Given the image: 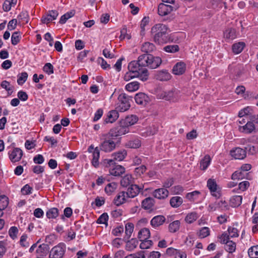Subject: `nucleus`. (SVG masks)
Listing matches in <instances>:
<instances>
[{"label":"nucleus","mask_w":258,"mask_h":258,"mask_svg":"<svg viewBox=\"0 0 258 258\" xmlns=\"http://www.w3.org/2000/svg\"><path fill=\"white\" fill-rule=\"evenodd\" d=\"M210 235V230L208 227H204L200 230L199 236L201 238H204Z\"/></svg>","instance_id":"nucleus-56"},{"label":"nucleus","mask_w":258,"mask_h":258,"mask_svg":"<svg viewBox=\"0 0 258 258\" xmlns=\"http://www.w3.org/2000/svg\"><path fill=\"white\" fill-rule=\"evenodd\" d=\"M139 61L140 64L144 67L155 69L160 66L162 59L160 57L154 56L151 54H142L139 56Z\"/></svg>","instance_id":"nucleus-2"},{"label":"nucleus","mask_w":258,"mask_h":258,"mask_svg":"<svg viewBox=\"0 0 258 258\" xmlns=\"http://www.w3.org/2000/svg\"><path fill=\"white\" fill-rule=\"evenodd\" d=\"M43 70L48 75L52 74L54 73V68L52 64L49 62L45 64L43 68Z\"/></svg>","instance_id":"nucleus-50"},{"label":"nucleus","mask_w":258,"mask_h":258,"mask_svg":"<svg viewBox=\"0 0 258 258\" xmlns=\"http://www.w3.org/2000/svg\"><path fill=\"white\" fill-rule=\"evenodd\" d=\"M142 189V187H140L136 184H131L125 192L126 197L128 198H133L136 197Z\"/></svg>","instance_id":"nucleus-10"},{"label":"nucleus","mask_w":258,"mask_h":258,"mask_svg":"<svg viewBox=\"0 0 258 258\" xmlns=\"http://www.w3.org/2000/svg\"><path fill=\"white\" fill-rule=\"evenodd\" d=\"M224 36L228 39H233L236 37L235 30L234 29L227 30L224 33Z\"/></svg>","instance_id":"nucleus-59"},{"label":"nucleus","mask_w":258,"mask_h":258,"mask_svg":"<svg viewBox=\"0 0 258 258\" xmlns=\"http://www.w3.org/2000/svg\"><path fill=\"white\" fill-rule=\"evenodd\" d=\"M180 222L178 220H176L169 225V230L170 232L174 233L177 231L180 227Z\"/></svg>","instance_id":"nucleus-43"},{"label":"nucleus","mask_w":258,"mask_h":258,"mask_svg":"<svg viewBox=\"0 0 258 258\" xmlns=\"http://www.w3.org/2000/svg\"><path fill=\"white\" fill-rule=\"evenodd\" d=\"M8 204V197L5 195L0 196V213L7 207Z\"/></svg>","instance_id":"nucleus-44"},{"label":"nucleus","mask_w":258,"mask_h":258,"mask_svg":"<svg viewBox=\"0 0 258 258\" xmlns=\"http://www.w3.org/2000/svg\"><path fill=\"white\" fill-rule=\"evenodd\" d=\"M58 15V13L57 11L51 10L48 12L46 16L42 17L41 21L44 24H48L53 20L56 19Z\"/></svg>","instance_id":"nucleus-16"},{"label":"nucleus","mask_w":258,"mask_h":258,"mask_svg":"<svg viewBox=\"0 0 258 258\" xmlns=\"http://www.w3.org/2000/svg\"><path fill=\"white\" fill-rule=\"evenodd\" d=\"M136 102L143 106H145L150 101V98L147 95L144 93H139L135 96Z\"/></svg>","instance_id":"nucleus-13"},{"label":"nucleus","mask_w":258,"mask_h":258,"mask_svg":"<svg viewBox=\"0 0 258 258\" xmlns=\"http://www.w3.org/2000/svg\"><path fill=\"white\" fill-rule=\"evenodd\" d=\"M138 120V118L136 115H132L130 116H127L125 118L123 121V124L128 127L129 126H131L136 123Z\"/></svg>","instance_id":"nucleus-30"},{"label":"nucleus","mask_w":258,"mask_h":258,"mask_svg":"<svg viewBox=\"0 0 258 258\" xmlns=\"http://www.w3.org/2000/svg\"><path fill=\"white\" fill-rule=\"evenodd\" d=\"M230 154L235 159L241 160L246 157V152L242 148L237 147L231 151Z\"/></svg>","instance_id":"nucleus-12"},{"label":"nucleus","mask_w":258,"mask_h":258,"mask_svg":"<svg viewBox=\"0 0 258 258\" xmlns=\"http://www.w3.org/2000/svg\"><path fill=\"white\" fill-rule=\"evenodd\" d=\"M110 167L109 173L113 176H119L125 172V168L123 166L116 165V163L114 165H111Z\"/></svg>","instance_id":"nucleus-14"},{"label":"nucleus","mask_w":258,"mask_h":258,"mask_svg":"<svg viewBox=\"0 0 258 258\" xmlns=\"http://www.w3.org/2000/svg\"><path fill=\"white\" fill-rule=\"evenodd\" d=\"M242 198L241 196H234L230 199L232 207H236L240 206L242 203Z\"/></svg>","instance_id":"nucleus-38"},{"label":"nucleus","mask_w":258,"mask_h":258,"mask_svg":"<svg viewBox=\"0 0 258 258\" xmlns=\"http://www.w3.org/2000/svg\"><path fill=\"white\" fill-rule=\"evenodd\" d=\"M154 200L152 198H147L142 202V208L146 210H150L154 206Z\"/></svg>","instance_id":"nucleus-27"},{"label":"nucleus","mask_w":258,"mask_h":258,"mask_svg":"<svg viewBox=\"0 0 258 258\" xmlns=\"http://www.w3.org/2000/svg\"><path fill=\"white\" fill-rule=\"evenodd\" d=\"M140 83L137 81H134L128 83L125 86V89L129 92H134L139 89Z\"/></svg>","instance_id":"nucleus-35"},{"label":"nucleus","mask_w":258,"mask_h":258,"mask_svg":"<svg viewBox=\"0 0 258 258\" xmlns=\"http://www.w3.org/2000/svg\"><path fill=\"white\" fill-rule=\"evenodd\" d=\"M185 64L183 62L180 61L174 65L172 69V72L176 75H180L185 72Z\"/></svg>","instance_id":"nucleus-19"},{"label":"nucleus","mask_w":258,"mask_h":258,"mask_svg":"<svg viewBox=\"0 0 258 258\" xmlns=\"http://www.w3.org/2000/svg\"><path fill=\"white\" fill-rule=\"evenodd\" d=\"M170 74L166 70L158 71L155 76L156 79L161 81H166L170 79Z\"/></svg>","instance_id":"nucleus-24"},{"label":"nucleus","mask_w":258,"mask_h":258,"mask_svg":"<svg viewBox=\"0 0 258 258\" xmlns=\"http://www.w3.org/2000/svg\"><path fill=\"white\" fill-rule=\"evenodd\" d=\"M245 46V43L243 42H239L234 44L232 45V51L235 54L240 53Z\"/></svg>","instance_id":"nucleus-37"},{"label":"nucleus","mask_w":258,"mask_h":258,"mask_svg":"<svg viewBox=\"0 0 258 258\" xmlns=\"http://www.w3.org/2000/svg\"><path fill=\"white\" fill-rule=\"evenodd\" d=\"M22 155V151L18 148L14 149L11 153H9L10 159L13 162L19 161L21 159Z\"/></svg>","instance_id":"nucleus-18"},{"label":"nucleus","mask_w":258,"mask_h":258,"mask_svg":"<svg viewBox=\"0 0 258 258\" xmlns=\"http://www.w3.org/2000/svg\"><path fill=\"white\" fill-rule=\"evenodd\" d=\"M58 215V210L56 208H52L49 209L46 212V216L49 219H54Z\"/></svg>","instance_id":"nucleus-42"},{"label":"nucleus","mask_w":258,"mask_h":258,"mask_svg":"<svg viewBox=\"0 0 258 258\" xmlns=\"http://www.w3.org/2000/svg\"><path fill=\"white\" fill-rule=\"evenodd\" d=\"M28 78V74L26 72H23L20 74V76H18L17 79V83L19 85H23L27 80Z\"/></svg>","instance_id":"nucleus-53"},{"label":"nucleus","mask_w":258,"mask_h":258,"mask_svg":"<svg viewBox=\"0 0 258 258\" xmlns=\"http://www.w3.org/2000/svg\"><path fill=\"white\" fill-rule=\"evenodd\" d=\"M150 236V232L148 228H144L142 229L139 232L138 238L141 241L146 240Z\"/></svg>","instance_id":"nucleus-32"},{"label":"nucleus","mask_w":258,"mask_h":258,"mask_svg":"<svg viewBox=\"0 0 258 258\" xmlns=\"http://www.w3.org/2000/svg\"><path fill=\"white\" fill-rule=\"evenodd\" d=\"M175 10L176 9L171 5L160 3L158 7V14L161 16H164Z\"/></svg>","instance_id":"nucleus-9"},{"label":"nucleus","mask_w":258,"mask_h":258,"mask_svg":"<svg viewBox=\"0 0 258 258\" xmlns=\"http://www.w3.org/2000/svg\"><path fill=\"white\" fill-rule=\"evenodd\" d=\"M66 247L62 243L54 246L49 252V258H62L65 253Z\"/></svg>","instance_id":"nucleus-7"},{"label":"nucleus","mask_w":258,"mask_h":258,"mask_svg":"<svg viewBox=\"0 0 258 258\" xmlns=\"http://www.w3.org/2000/svg\"><path fill=\"white\" fill-rule=\"evenodd\" d=\"M165 221V218L162 215H158L153 217L150 223L154 228H157L162 225Z\"/></svg>","instance_id":"nucleus-22"},{"label":"nucleus","mask_w":258,"mask_h":258,"mask_svg":"<svg viewBox=\"0 0 258 258\" xmlns=\"http://www.w3.org/2000/svg\"><path fill=\"white\" fill-rule=\"evenodd\" d=\"M117 184L115 182L108 183L105 188V192L108 195L111 194L116 188Z\"/></svg>","instance_id":"nucleus-49"},{"label":"nucleus","mask_w":258,"mask_h":258,"mask_svg":"<svg viewBox=\"0 0 258 258\" xmlns=\"http://www.w3.org/2000/svg\"><path fill=\"white\" fill-rule=\"evenodd\" d=\"M200 194V191L195 190L192 192L187 193L186 195V198L189 201H195L198 198Z\"/></svg>","instance_id":"nucleus-54"},{"label":"nucleus","mask_w":258,"mask_h":258,"mask_svg":"<svg viewBox=\"0 0 258 258\" xmlns=\"http://www.w3.org/2000/svg\"><path fill=\"white\" fill-rule=\"evenodd\" d=\"M132 98L125 93H121L118 97L116 108L120 112L127 110L131 107Z\"/></svg>","instance_id":"nucleus-4"},{"label":"nucleus","mask_w":258,"mask_h":258,"mask_svg":"<svg viewBox=\"0 0 258 258\" xmlns=\"http://www.w3.org/2000/svg\"><path fill=\"white\" fill-rule=\"evenodd\" d=\"M217 207L218 209H220L221 210H226L228 208V205L227 202L225 201L220 200L219 201L216 202Z\"/></svg>","instance_id":"nucleus-55"},{"label":"nucleus","mask_w":258,"mask_h":258,"mask_svg":"<svg viewBox=\"0 0 258 258\" xmlns=\"http://www.w3.org/2000/svg\"><path fill=\"white\" fill-rule=\"evenodd\" d=\"M124 258H145V256L144 252L140 251L137 253L128 254Z\"/></svg>","instance_id":"nucleus-62"},{"label":"nucleus","mask_w":258,"mask_h":258,"mask_svg":"<svg viewBox=\"0 0 258 258\" xmlns=\"http://www.w3.org/2000/svg\"><path fill=\"white\" fill-rule=\"evenodd\" d=\"M108 220V216L107 213L102 214L97 219V223L98 224H104L107 225V221Z\"/></svg>","instance_id":"nucleus-58"},{"label":"nucleus","mask_w":258,"mask_h":258,"mask_svg":"<svg viewBox=\"0 0 258 258\" xmlns=\"http://www.w3.org/2000/svg\"><path fill=\"white\" fill-rule=\"evenodd\" d=\"M245 173L242 170H237L234 172L231 176L233 180L241 179L244 177Z\"/></svg>","instance_id":"nucleus-52"},{"label":"nucleus","mask_w":258,"mask_h":258,"mask_svg":"<svg viewBox=\"0 0 258 258\" xmlns=\"http://www.w3.org/2000/svg\"><path fill=\"white\" fill-rule=\"evenodd\" d=\"M124 228L122 226L117 227L112 231V234L115 236H119L123 232Z\"/></svg>","instance_id":"nucleus-63"},{"label":"nucleus","mask_w":258,"mask_h":258,"mask_svg":"<svg viewBox=\"0 0 258 258\" xmlns=\"http://www.w3.org/2000/svg\"><path fill=\"white\" fill-rule=\"evenodd\" d=\"M48 245L47 244H42L39 245L36 249V252L40 256H43L48 250Z\"/></svg>","instance_id":"nucleus-40"},{"label":"nucleus","mask_w":258,"mask_h":258,"mask_svg":"<svg viewBox=\"0 0 258 258\" xmlns=\"http://www.w3.org/2000/svg\"><path fill=\"white\" fill-rule=\"evenodd\" d=\"M163 99L167 101L175 102L178 99V92L172 90L162 94Z\"/></svg>","instance_id":"nucleus-15"},{"label":"nucleus","mask_w":258,"mask_h":258,"mask_svg":"<svg viewBox=\"0 0 258 258\" xmlns=\"http://www.w3.org/2000/svg\"><path fill=\"white\" fill-rule=\"evenodd\" d=\"M139 57H138V61H132L129 63L128 65V70L131 71L132 73H134L136 75L139 74V72L141 69V68L144 67L143 65L140 64Z\"/></svg>","instance_id":"nucleus-17"},{"label":"nucleus","mask_w":258,"mask_h":258,"mask_svg":"<svg viewBox=\"0 0 258 258\" xmlns=\"http://www.w3.org/2000/svg\"><path fill=\"white\" fill-rule=\"evenodd\" d=\"M228 234L229 238L237 237L239 235L238 233V230L234 227H229L228 229Z\"/></svg>","instance_id":"nucleus-60"},{"label":"nucleus","mask_w":258,"mask_h":258,"mask_svg":"<svg viewBox=\"0 0 258 258\" xmlns=\"http://www.w3.org/2000/svg\"><path fill=\"white\" fill-rule=\"evenodd\" d=\"M245 149L248 153L251 155L255 154L258 151V147L256 146L248 145L245 147Z\"/></svg>","instance_id":"nucleus-64"},{"label":"nucleus","mask_w":258,"mask_h":258,"mask_svg":"<svg viewBox=\"0 0 258 258\" xmlns=\"http://www.w3.org/2000/svg\"><path fill=\"white\" fill-rule=\"evenodd\" d=\"M137 77L139 78L142 81H147L149 77L148 70L145 67L141 68V69L139 72V74L137 75Z\"/></svg>","instance_id":"nucleus-34"},{"label":"nucleus","mask_w":258,"mask_h":258,"mask_svg":"<svg viewBox=\"0 0 258 258\" xmlns=\"http://www.w3.org/2000/svg\"><path fill=\"white\" fill-rule=\"evenodd\" d=\"M100 157V153H99V149H98V147H96L94 149V152L93 153V159L92 161V165L95 167H97L99 165V158Z\"/></svg>","instance_id":"nucleus-36"},{"label":"nucleus","mask_w":258,"mask_h":258,"mask_svg":"<svg viewBox=\"0 0 258 258\" xmlns=\"http://www.w3.org/2000/svg\"><path fill=\"white\" fill-rule=\"evenodd\" d=\"M168 29V27L163 24L159 23L154 25L151 30L154 42L159 45L167 43L169 40L166 35Z\"/></svg>","instance_id":"nucleus-1"},{"label":"nucleus","mask_w":258,"mask_h":258,"mask_svg":"<svg viewBox=\"0 0 258 258\" xmlns=\"http://www.w3.org/2000/svg\"><path fill=\"white\" fill-rule=\"evenodd\" d=\"M1 87L7 90L8 92H12L13 91V86L7 81H3L1 84Z\"/></svg>","instance_id":"nucleus-61"},{"label":"nucleus","mask_w":258,"mask_h":258,"mask_svg":"<svg viewBox=\"0 0 258 258\" xmlns=\"http://www.w3.org/2000/svg\"><path fill=\"white\" fill-rule=\"evenodd\" d=\"M138 245V241L136 239H132L126 242L125 249L128 251H133L137 248Z\"/></svg>","instance_id":"nucleus-29"},{"label":"nucleus","mask_w":258,"mask_h":258,"mask_svg":"<svg viewBox=\"0 0 258 258\" xmlns=\"http://www.w3.org/2000/svg\"><path fill=\"white\" fill-rule=\"evenodd\" d=\"M142 242L140 245V247L141 249H148L153 244V242L151 240H142Z\"/></svg>","instance_id":"nucleus-57"},{"label":"nucleus","mask_w":258,"mask_h":258,"mask_svg":"<svg viewBox=\"0 0 258 258\" xmlns=\"http://www.w3.org/2000/svg\"><path fill=\"white\" fill-rule=\"evenodd\" d=\"M75 14V11L74 10L64 14L60 17L59 21V23L62 24H64L69 19L73 17Z\"/></svg>","instance_id":"nucleus-41"},{"label":"nucleus","mask_w":258,"mask_h":258,"mask_svg":"<svg viewBox=\"0 0 258 258\" xmlns=\"http://www.w3.org/2000/svg\"><path fill=\"white\" fill-rule=\"evenodd\" d=\"M198 218L197 213L196 212H192L189 213L185 218V221L186 222L189 224L192 223L193 222L196 221Z\"/></svg>","instance_id":"nucleus-47"},{"label":"nucleus","mask_w":258,"mask_h":258,"mask_svg":"<svg viewBox=\"0 0 258 258\" xmlns=\"http://www.w3.org/2000/svg\"><path fill=\"white\" fill-rule=\"evenodd\" d=\"M128 132V127L126 126L124 124H121L111 128L110 131L107 133V136H111L112 138L115 139L117 137L125 135Z\"/></svg>","instance_id":"nucleus-8"},{"label":"nucleus","mask_w":258,"mask_h":258,"mask_svg":"<svg viewBox=\"0 0 258 258\" xmlns=\"http://www.w3.org/2000/svg\"><path fill=\"white\" fill-rule=\"evenodd\" d=\"M134 224L131 223H127L125 226V233L126 239H129L131 236L134 230Z\"/></svg>","instance_id":"nucleus-46"},{"label":"nucleus","mask_w":258,"mask_h":258,"mask_svg":"<svg viewBox=\"0 0 258 258\" xmlns=\"http://www.w3.org/2000/svg\"><path fill=\"white\" fill-rule=\"evenodd\" d=\"M211 159L209 155H206L200 162V168L203 170H205L209 166Z\"/></svg>","instance_id":"nucleus-31"},{"label":"nucleus","mask_w":258,"mask_h":258,"mask_svg":"<svg viewBox=\"0 0 258 258\" xmlns=\"http://www.w3.org/2000/svg\"><path fill=\"white\" fill-rule=\"evenodd\" d=\"M127 155V152L125 150H121L113 153L111 155L112 159H106L104 160V163L106 164V166H111L114 165L115 161H122Z\"/></svg>","instance_id":"nucleus-5"},{"label":"nucleus","mask_w":258,"mask_h":258,"mask_svg":"<svg viewBox=\"0 0 258 258\" xmlns=\"http://www.w3.org/2000/svg\"><path fill=\"white\" fill-rule=\"evenodd\" d=\"M102 142L100 144L98 149L99 150L105 153H109L115 149L116 143L114 141V139L111 136H107V134L102 135L101 138Z\"/></svg>","instance_id":"nucleus-3"},{"label":"nucleus","mask_w":258,"mask_h":258,"mask_svg":"<svg viewBox=\"0 0 258 258\" xmlns=\"http://www.w3.org/2000/svg\"><path fill=\"white\" fill-rule=\"evenodd\" d=\"M20 40V32H15L11 37L12 44L14 45L17 44Z\"/></svg>","instance_id":"nucleus-51"},{"label":"nucleus","mask_w":258,"mask_h":258,"mask_svg":"<svg viewBox=\"0 0 258 258\" xmlns=\"http://www.w3.org/2000/svg\"><path fill=\"white\" fill-rule=\"evenodd\" d=\"M248 254L250 258H258V245L249 248Z\"/></svg>","instance_id":"nucleus-45"},{"label":"nucleus","mask_w":258,"mask_h":258,"mask_svg":"<svg viewBox=\"0 0 258 258\" xmlns=\"http://www.w3.org/2000/svg\"><path fill=\"white\" fill-rule=\"evenodd\" d=\"M132 180L133 178L132 175L126 174L121 179L120 181V184L122 186L127 187L132 184Z\"/></svg>","instance_id":"nucleus-39"},{"label":"nucleus","mask_w":258,"mask_h":258,"mask_svg":"<svg viewBox=\"0 0 258 258\" xmlns=\"http://www.w3.org/2000/svg\"><path fill=\"white\" fill-rule=\"evenodd\" d=\"M118 117L119 114L117 111L115 110H111L108 112L107 116L104 119V123H113L118 118Z\"/></svg>","instance_id":"nucleus-21"},{"label":"nucleus","mask_w":258,"mask_h":258,"mask_svg":"<svg viewBox=\"0 0 258 258\" xmlns=\"http://www.w3.org/2000/svg\"><path fill=\"white\" fill-rule=\"evenodd\" d=\"M126 198L125 191H121L114 198V203L117 206H119L125 203Z\"/></svg>","instance_id":"nucleus-25"},{"label":"nucleus","mask_w":258,"mask_h":258,"mask_svg":"<svg viewBox=\"0 0 258 258\" xmlns=\"http://www.w3.org/2000/svg\"><path fill=\"white\" fill-rule=\"evenodd\" d=\"M220 242L225 245V250L229 253H232L235 251L236 249V243L229 240V236L227 233H223L219 237Z\"/></svg>","instance_id":"nucleus-6"},{"label":"nucleus","mask_w":258,"mask_h":258,"mask_svg":"<svg viewBox=\"0 0 258 258\" xmlns=\"http://www.w3.org/2000/svg\"><path fill=\"white\" fill-rule=\"evenodd\" d=\"M182 203V198L180 197H173L170 200V204L173 208L179 207Z\"/></svg>","instance_id":"nucleus-33"},{"label":"nucleus","mask_w":258,"mask_h":258,"mask_svg":"<svg viewBox=\"0 0 258 258\" xmlns=\"http://www.w3.org/2000/svg\"><path fill=\"white\" fill-rule=\"evenodd\" d=\"M255 129L254 124L252 122H247L245 125L239 126L240 132L246 134H250Z\"/></svg>","instance_id":"nucleus-26"},{"label":"nucleus","mask_w":258,"mask_h":258,"mask_svg":"<svg viewBox=\"0 0 258 258\" xmlns=\"http://www.w3.org/2000/svg\"><path fill=\"white\" fill-rule=\"evenodd\" d=\"M163 49L167 52L175 53L179 51V48L177 45H169L165 46Z\"/></svg>","instance_id":"nucleus-48"},{"label":"nucleus","mask_w":258,"mask_h":258,"mask_svg":"<svg viewBox=\"0 0 258 258\" xmlns=\"http://www.w3.org/2000/svg\"><path fill=\"white\" fill-rule=\"evenodd\" d=\"M207 186L213 196L216 198L220 197V194L217 191V184L214 179H208L207 181Z\"/></svg>","instance_id":"nucleus-11"},{"label":"nucleus","mask_w":258,"mask_h":258,"mask_svg":"<svg viewBox=\"0 0 258 258\" xmlns=\"http://www.w3.org/2000/svg\"><path fill=\"white\" fill-rule=\"evenodd\" d=\"M141 50L143 52L146 53V54H150V53H151L156 50V47L153 43L149 42H146L142 44L141 46Z\"/></svg>","instance_id":"nucleus-20"},{"label":"nucleus","mask_w":258,"mask_h":258,"mask_svg":"<svg viewBox=\"0 0 258 258\" xmlns=\"http://www.w3.org/2000/svg\"><path fill=\"white\" fill-rule=\"evenodd\" d=\"M168 190L165 188H158L154 190V196L158 199H164L168 196Z\"/></svg>","instance_id":"nucleus-23"},{"label":"nucleus","mask_w":258,"mask_h":258,"mask_svg":"<svg viewBox=\"0 0 258 258\" xmlns=\"http://www.w3.org/2000/svg\"><path fill=\"white\" fill-rule=\"evenodd\" d=\"M141 145V141L138 139H135L127 141L125 146L129 148H139Z\"/></svg>","instance_id":"nucleus-28"}]
</instances>
